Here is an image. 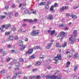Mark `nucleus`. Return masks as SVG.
<instances>
[{"instance_id":"64","label":"nucleus","mask_w":79,"mask_h":79,"mask_svg":"<svg viewBox=\"0 0 79 79\" xmlns=\"http://www.w3.org/2000/svg\"><path fill=\"white\" fill-rule=\"evenodd\" d=\"M23 79H27V78L26 77H24L23 78Z\"/></svg>"},{"instance_id":"36","label":"nucleus","mask_w":79,"mask_h":79,"mask_svg":"<svg viewBox=\"0 0 79 79\" xmlns=\"http://www.w3.org/2000/svg\"><path fill=\"white\" fill-rule=\"evenodd\" d=\"M35 58V56H34V55H33L30 57L29 59H33V58Z\"/></svg>"},{"instance_id":"2","label":"nucleus","mask_w":79,"mask_h":79,"mask_svg":"<svg viewBox=\"0 0 79 79\" xmlns=\"http://www.w3.org/2000/svg\"><path fill=\"white\" fill-rule=\"evenodd\" d=\"M46 77L47 79H56L57 77L54 75L51 76L50 75H47L46 76Z\"/></svg>"},{"instance_id":"63","label":"nucleus","mask_w":79,"mask_h":79,"mask_svg":"<svg viewBox=\"0 0 79 79\" xmlns=\"http://www.w3.org/2000/svg\"><path fill=\"white\" fill-rule=\"evenodd\" d=\"M2 27L3 28H5V25H2Z\"/></svg>"},{"instance_id":"38","label":"nucleus","mask_w":79,"mask_h":79,"mask_svg":"<svg viewBox=\"0 0 79 79\" xmlns=\"http://www.w3.org/2000/svg\"><path fill=\"white\" fill-rule=\"evenodd\" d=\"M10 34V32H7L5 33L6 35H9Z\"/></svg>"},{"instance_id":"20","label":"nucleus","mask_w":79,"mask_h":79,"mask_svg":"<svg viewBox=\"0 0 79 79\" xmlns=\"http://www.w3.org/2000/svg\"><path fill=\"white\" fill-rule=\"evenodd\" d=\"M45 5V2H42L40 3V4H39V6H41V5Z\"/></svg>"},{"instance_id":"33","label":"nucleus","mask_w":79,"mask_h":79,"mask_svg":"<svg viewBox=\"0 0 79 79\" xmlns=\"http://www.w3.org/2000/svg\"><path fill=\"white\" fill-rule=\"evenodd\" d=\"M12 31H13L14 32H15V31H16V27H13L12 28Z\"/></svg>"},{"instance_id":"8","label":"nucleus","mask_w":79,"mask_h":79,"mask_svg":"<svg viewBox=\"0 0 79 79\" xmlns=\"http://www.w3.org/2000/svg\"><path fill=\"white\" fill-rule=\"evenodd\" d=\"M12 62L14 64V63H16V66L17 67L18 66H19V63H17V60H14Z\"/></svg>"},{"instance_id":"24","label":"nucleus","mask_w":79,"mask_h":79,"mask_svg":"<svg viewBox=\"0 0 79 79\" xmlns=\"http://www.w3.org/2000/svg\"><path fill=\"white\" fill-rule=\"evenodd\" d=\"M13 62H11V63H10L9 64V65L10 66V67H9V69H10V68H12V66H13Z\"/></svg>"},{"instance_id":"28","label":"nucleus","mask_w":79,"mask_h":79,"mask_svg":"<svg viewBox=\"0 0 79 79\" xmlns=\"http://www.w3.org/2000/svg\"><path fill=\"white\" fill-rule=\"evenodd\" d=\"M55 30H53L51 32V35H53L54 34H55Z\"/></svg>"},{"instance_id":"17","label":"nucleus","mask_w":79,"mask_h":79,"mask_svg":"<svg viewBox=\"0 0 79 79\" xmlns=\"http://www.w3.org/2000/svg\"><path fill=\"white\" fill-rule=\"evenodd\" d=\"M11 27V25L10 24H8L5 25L6 29H8V27Z\"/></svg>"},{"instance_id":"39","label":"nucleus","mask_w":79,"mask_h":79,"mask_svg":"<svg viewBox=\"0 0 79 79\" xmlns=\"http://www.w3.org/2000/svg\"><path fill=\"white\" fill-rule=\"evenodd\" d=\"M54 7H58V4L56 3H55L54 4Z\"/></svg>"},{"instance_id":"23","label":"nucleus","mask_w":79,"mask_h":79,"mask_svg":"<svg viewBox=\"0 0 79 79\" xmlns=\"http://www.w3.org/2000/svg\"><path fill=\"white\" fill-rule=\"evenodd\" d=\"M36 66H40V62L39 61H37V62H36Z\"/></svg>"},{"instance_id":"44","label":"nucleus","mask_w":79,"mask_h":79,"mask_svg":"<svg viewBox=\"0 0 79 79\" xmlns=\"http://www.w3.org/2000/svg\"><path fill=\"white\" fill-rule=\"evenodd\" d=\"M10 61V58H8L6 59V61L8 62V61Z\"/></svg>"},{"instance_id":"48","label":"nucleus","mask_w":79,"mask_h":79,"mask_svg":"<svg viewBox=\"0 0 79 79\" xmlns=\"http://www.w3.org/2000/svg\"><path fill=\"white\" fill-rule=\"evenodd\" d=\"M8 14L9 15V16H11V15H13V14H12V13L11 12H9Z\"/></svg>"},{"instance_id":"42","label":"nucleus","mask_w":79,"mask_h":79,"mask_svg":"<svg viewBox=\"0 0 79 79\" xmlns=\"http://www.w3.org/2000/svg\"><path fill=\"white\" fill-rule=\"evenodd\" d=\"M56 78L57 79H61V76L59 75V76L57 77Z\"/></svg>"},{"instance_id":"22","label":"nucleus","mask_w":79,"mask_h":79,"mask_svg":"<svg viewBox=\"0 0 79 79\" xmlns=\"http://www.w3.org/2000/svg\"><path fill=\"white\" fill-rule=\"evenodd\" d=\"M70 64H71V62L69 61H68L67 63V65L66 66V68H68V67H69V66L70 65Z\"/></svg>"},{"instance_id":"35","label":"nucleus","mask_w":79,"mask_h":79,"mask_svg":"<svg viewBox=\"0 0 79 79\" xmlns=\"http://www.w3.org/2000/svg\"><path fill=\"white\" fill-rule=\"evenodd\" d=\"M35 76H30L29 77V79H33L34 78H35Z\"/></svg>"},{"instance_id":"25","label":"nucleus","mask_w":79,"mask_h":79,"mask_svg":"<svg viewBox=\"0 0 79 79\" xmlns=\"http://www.w3.org/2000/svg\"><path fill=\"white\" fill-rule=\"evenodd\" d=\"M56 47H61V44L59 43H56Z\"/></svg>"},{"instance_id":"54","label":"nucleus","mask_w":79,"mask_h":79,"mask_svg":"<svg viewBox=\"0 0 79 79\" xmlns=\"http://www.w3.org/2000/svg\"><path fill=\"white\" fill-rule=\"evenodd\" d=\"M66 16H70L69 13H66Z\"/></svg>"},{"instance_id":"46","label":"nucleus","mask_w":79,"mask_h":79,"mask_svg":"<svg viewBox=\"0 0 79 79\" xmlns=\"http://www.w3.org/2000/svg\"><path fill=\"white\" fill-rule=\"evenodd\" d=\"M64 10H67L68 8V6H65L64 7Z\"/></svg>"},{"instance_id":"57","label":"nucleus","mask_w":79,"mask_h":79,"mask_svg":"<svg viewBox=\"0 0 79 79\" xmlns=\"http://www.w3.org/2000/svg\"><path fill=\"white\" fill-rule=\"evenodd\" d=\"M64 7H63L61 9V11H64Z\"/></svg>"},{"instance_id":"58","label":"nucleus","mask_w":79,"mask_h":79,"mask_svg":"<svg viewBox=\"0 0 79 79\" xmlns=\"http://www.w3.org/2000/svg\"><path fill=\"white\" fill-rule=\"evenodd\" d=\"M68 28L67 27H66L65 28V31H68Z\"/></svg>"},{"instance_id":"30","label":"nucleus","mask_w":79,"mask_h":79,"mask_svg":"<svg viewBox=\"0 0 79 79\" xmlns=\"http://www.w3.org/2000/svg\"><path fill=\"white\" fill-rule=\"evenodd\" d=\"M6 18V16H1L0 19H4V18Z\"/></svg>"},{"instance_id":"5","label":"nucleus","mask_w":79,"mask_h":79,"mask_svg":"<svg viewBox=\"0 0 79 79\" xmlns=\"http://www.w3.org/2000/svg\"><path fill=\"white\" fill-rule=\"evenodd\" d=\"M21 71L19 72L18 73H16L13 77V79H16L17 75L19 77H21Z\"/></svg>"},{"instance_id":"55","label":"nucleus","mask_w":79,"mask_h":79,"mask_svg":"<svg viewBox=\"0 0 79 79\" xmlns=\"http://www.w3.org/2000/svg\"><path fill=\"white\" fill-rule=\"evenodd\" d=\"M77 67L76 66L74 68V71H76V70H77Z\"/></svg>"},{"instance_id":"21","label":"nucleus","mask_w":79,"mask_h":79,"mask_svg":"<svg viewBox=\"0 0 79 79\" xmlns=\"http://www.w3.org/2000/svg\"><path fill=\"white\" fill-rule=\"evenodd\" d=\"M29 10L27 9H26L24 11V13H25V14H27L28 13H29Z\"/></svg>"},{"instance_id":"61","label":"nucleus","mask_w":79,"mask_h":79,"mask_svg":"<svg viewBox=\"0 0 79 79\" xmlns=\"http://www.w3.org/2000/svg\"><path fill=\"white\" fill-rule=\"evenodd\" d=\"M54 42V40H52L51 41V43L50 44H53V43H52V42Z\"/></svg>"},{"instance_id":"49","label":"nucleus","mask_w":79,"mask_h":79,"mask_svg":"<svg viewBox=\"0 0 79 79\" xmlns=\"http://www.w3.org/2000/svg\"><path fill=\"white\" fill-rule=\"evenodd\" d=\"M5 9H8L9 8V7L8 6H5Z\"/></svg>"},{"instance_id":"50","label":"nucleus","mask_w":79,"mask_h":79,"mask_svg":"<svg viewBox=\"0 0 79 79\" xmlns=\"http://www.w3.org/2000/svg\"><path fill=\"white\" fill-rule=\"evenodd\" d=\"M79 8V6H74L73 7L74 9H77V8Z\"/></svg>"},{"instance_id":"18","label":"nucleus","mask_w":79,"mask_h":79,"mask_svg":"<svg viewBox=\"0 0 79 79\" xmlns=\"http://www.w3.org/2000/svg\"><path fill=\"white\" fill-rule=\"evenodd\" d=\"M52 43L48 44L46 47L47 48H48V49L50 48V47L52 46Z\"/></svg>"},{"instance_id":"34","label":"nucleus","mask_w":79,"mask_h":79,"mask_svg":"<svg viewBox=\"0 0 79 79\" xmlns=\"http://www.w3.org/2000/svg\"><path fill=\"white\" fill-rule=\"evenodd\" d=\"M51 4V2L50 1H48L46 4L47 5H50Z\"/></svg>"},{"instance_id":"4","label":"nucleus","mask_w":79,"mask_h":79,"mask_svg":"<svg viewBox=\"0 0 79 79\" xmlns=\"http://www.w3.org/2000/svg\"><path fill=\"white\" fill-rule=\"evenodd\" d=\"M61 54H59L57 55V56L55 57V60L56 61H58L59 60H61Z\"/></svg>"},{"instance_id":"10","label":"nucleus","mask_w":79,"mask_h":79,"mask_svg":"<svg viewBox=\"0 0 79 79\" xmlns=\"http://www.w3.org/2000/svg\"><path fill=\"white\" fill-rule=\"evenodd\" d=\"M23 21L24 22H30V23H32V20L31 19H23Z\"/></svg>"},{"instance_id":"32","label":"nucleus","mask_w":79,"mask_h":79,"mask_svg":"<svg viewBox=\"0 0 79 79\" xmlns=\"http://www.w3.org/2000/svg\"><path fill=\"white\" fill-rule=\"evenodd\" d=\"M1 73H6V71L4 69H2L1 71Z\"/></svg>"},{"instance_id":"51","label":"nucleus","mask_w":79,"mask_h":79,"mask_svg":"<svg viewBox=\"0 0 79 79\" xmlns=\"http://www.w3.org/2000/svg\"><path fill=\"white\" fill-rule=\"evenodd\" d=\"M25 41L26 42H27V41H28V39H27V38H25Z\"/></svg>"},{"instance_id":"37","label":"nucleus","mask_w":79,"mask_h":79,"mask_svg":"<svg viewBox=\"0 0 79 79\" xmlns=\"http://www.w3.org/2000/svg\"><path fill=\"white\" fill-rule=\"evenodd\" d=\"M53 8H54V6H52L50 8L51 11H53V10H54Z\"/></svg>"},{"instance_id":"27","label":"nucleus","mask_w":79,"mask_h":79,"mask_svg":"<svg viewBox=\"0 0 79 79\" xmlns=\"http://www.w3.org/2000/svg\"><path fill=\"white\" fill-rule=\"evenodd\" d=\"M67 43L66 42H64V44L62 45V47H63V48H64V47H66L67 45Z\"/></svg>"},{"instance_id":"7","label":"nucleus","mask_w":79,"mask_h":79,"mask_svg":"<svg viewBox=\"0 0 79 79\" xmlns=\"http://www.w3.org/2000/svg\"><path fill=\"white\" fill-rule=\"evenodd\" d=\"M33 52V49H29L26 52L27 54H31Z\"/></svg>"},{"instance_id":"59","label":"nucleus","mask_w":79,"mask_h":79,"mask_svg":"<svg viewBox=\"0 0 79 79\" xmlns=\"http://www.w3.org/2000/svg\"><path fill=\"white\" fill-rule=\"evenodd\" d=\"M23 27H26V24H25V23H24L23 25Z\"/></svg>"},{"instance_id":"40","label":"nucleus","mask_w":79,"mask_h":79,"mask_svg":"<svg viewBox=\"0 0 79 79\" xmlns=\"http://www.w3.org/2000/svg\"><path fill=\"white\" fill-rule=\"evenodd\" d=\"M18 15H19V14L18 12H16L15 14V17H17L18 16Z\"/></svg>"},{"instance_id":"62","label":"nucleus","mask_w":79,"mask_h":79,"mask_svg":"<svg viewBox=\"0 0 79 79\" xmlns=\"http://www.w3.org/2000/svg\"><path fill=\"white\" fill-rule=\"evenodd\" d=\"M3 53L4 54V55H6V52H3Z\"/></svg>"},{"instance_id":"13","label":"nucleus","mask_w":79,"mask_h":79,"mask_svg":"<svg viewBox=\"0 0 79 79\" xmlns=\"http://www.w3.org/2000/svg\"><path fill=\"white\" fill-rule=\"evenodd\" d=\"M77 30H74L73 32V34L74 35V37H76L77 35Z\"/></svg>"},{"instance_id":"31","label":"nucleus","mask_w":79,"mask_h":79,"mask_svg":"<svg viewBox=\"0 0 79 79\" xmlns=\"http://www.w3.org/2000/svg\"><path fill=\"white\" fill-rule=\"evenodd\" d=\"M45 8L47 10H48V9H49V6L46 4L45 6Z\"/></svg>"},{"instance_id":"3","label":"nucleus","mask_w":79,"mask_h":79,"mask_svg":"<svg viewBox=\"0 0 79 79\" xmlns=\"http://www.w3.org/2000/svg\"><path fill=\"white\" fill-rule=\"evenodd\" d=\"M61 54H59L57 55V56L55 57V60L56 61H58L59 60H61Z\"/></svg>"},{"instance_id":"16","label":"nucleus","mask_w":79,"mask_h":79,"mask_svg":"<svg viewBox=\"0 0 79 79\" xmlns=\"http://www.w3.org/2000/svg\"><path fill=\"white\" fill-rule=\"evenodd\" d=\"M22 48H21L20 49V50H21V51H22V50H23L26 48L25 45H22Z\"/></svg>"},{"instance_id":"6","label":"nucleus","mask_w":79,"mask_h":79,"mask_svg":"<svg viewBox=\"0 0 79 79\" xmlns=\"http://www.w3.org/2000/svg\"><path fill=\"white\" fill-rule=\"evenodd\" d=\"M74 39L73 38V36H72L71 37L69 38V41L71 44H73L74 43Z\"/></svg>"},{"instance_id":"26","label":"nucleus","mask_w":79,"mask_h":79,"mask_svg":"<svg viewBox=\"0 0 79 79\" xmlns=\"http://www.w3.org/2000/svg\"><path fill=\"white\" fill-rule=\"evenodd\" d=\"M14 37L13 36H10L9 37V40H12L13 39Z\"/></svg>"},{"instance_id":"9","label":"nucleus","mask_w":79,"mask_h":79,"mask_svg":"<svg viewBox=\"0 0 79 79\" xmlns=\"http://www.w3.org/2000/svg\"><path fill=\"white\" fill-rule=\"evenodd\" d=\"M53 16L51 14H50L47 17V19H49L50 20H51V19H53Z\"/></svg>"},{"instance_id":"47","label":"nucleus","mask_w":79,"mask_h":79,"mask_svg":"<svg viewBox=\"0 0 79 79\" xmlns=\"http://www.w3.org/2000/svg\"><path fill=\"white\" fill-rule=\"evenodd\" d=\"M32 71L34 72L35 71H37V69H33Z\"/></svg>"},{"instance_id":"60","label":"nucleus","mask_w":79,"mask_h":79,"mask_svg":"<svg viewBox=\"0 0 79 79\" xmlns=\"http://www.w3.org/2000/svg\"><path fill=\"white\" fill-rule=\"evenodd\" d=\"M8 48H11V45H7Z\"/></svg>"},{"instance_id":"56","label":"nucleus","mask_w":79,"mask_h":79,"mask_svg":"<svg viewBox=\"0 0 79 79\" xmlns=\"http://www.w3.org/2000/svg\"><path fill=\"white\" fill-rule=\"evenodd\" d=\"M7 79H10V78H11V76H7Z\"/></svg>"},{"instance_id":"15","label":"nucleus","mask_w":79,"mask_h":79,"mask_svg":"<svg viewBox=\"0 0 79 79\" xmlns=\"http://www.w3.org/2000/svg\"><path fill=\"white\" fill-rule=\"evenodd\" d=\"M41 49L40 48V46H35L33 48V50H36V49Z\"/></svg>"},{"instance_id":"1","label":"nucleus","mask_w":79,"mask_h":79,"mask_svg":"<svg viewBox=\"0 0 79 79\" xmlns=\"http://www.w3.org/2000/svg\"><path fill=\"white\" fill-rule=\"evenodd\" d=\"M39 34V31L38 30H33L31 32V35L33 36H36L38 35Z\"/></svg>"},{"instance_id":"45","label":"nucleus","mask_w":79,"mask_h":79,"mask_svg":"<svg viewBox=\"0 0 79 79\" xmlns=\"http://www.w3.org/2000/svg\"><path fill=\"white\" fill-rule=\"evenodd\" d=\"M15 40H18V36H16L15 37Z\"/></svg>"},{"instance_id":"19","label":"nucleus","mask_w":79,"mask_h":79,"mask_svg":"<svg viewBox=\"0 0 79 79\" xmlns=\"http://www.w3.org/2000/svg\"><path fill=\"white\" fill-rule=\"evenodd\" d=\"M77 53L75 55L73 56V58H79V56L78 55Z\"/></svg>"},{"instance_id":"12","label":"nucleus","mask_w":79,"mask_h":79,"mask_svg":"<svg viewBox=\"0 0 79 79\" xmlns=\"http://www.w3.org/2000/svg\"><path fill=\"white\" fill-rule=\"evenodd\" d=\"M65 35V32L63 31H62L60 32V35H58V37H60V36H63V35Z\"/></svg>"},{"instance_id":"53","label":"nucleus","mask_w":79,"mask_h":79,"mask_svg":"<svg viewBox=\"0 0 79 79\" xmlns=\"http://www.w3.org/2000/svg\"><path fill=\"white\" fill-rule=\"evenodd\" d=\"M15 71H18V70H19V68H15Z\"/></svg>"},{"instance_id":"14","label":"nucleus","mask_w":79,"mask_h":79,"mask_svg":"<svg viewBox=\"0 0 79 79\" xmlns=\"http://www.w3.org/2000/svg\"><path fill=\"white\" fill-rule=\"evenodd\" d=\"M70 16H71V17H72L73 19H77V16H76V15H75L72 14Z\"/></svg>"},{"instance_id":"43","label":"nucleus","mask_w":79,"mask_h":79,"mask_svg":"<svg viewBox=\"0 0 79 79\" xmlns=\"http://www.w3.org/2000/svg\"><path fill=\"white\" fill-rule=\"evenodd\" d=\"M19 61L21 62H23V61H24V59H19Z\"/></svg>"},{"instance_id":"11","label":"nucleus","mask_w":79,"mask_h":79,"mask_svg":"<svg viewBox=\"0 0 79 79\" xmlns=\"http://www.w3.org/2000/svg\"><path fill=\"white\" fill-rule=\"evenodd\" d=\"M23 42L22 40H19L18 43L19 45V46H23Z\"/></svg>"},{"instance_id":"41","label":"nucleus","mask_w":79,"mask_h":79,"mask_svg":"<svg viewBox=\"0 0 79 79\" xmlns=\"http://www.w3.org/2000/svg\"><path fill=\"white\" fill-rule=\"evenodd\" d=\"M70 52H71V50L70 49H68L67 52H66V53L68 54V53H70Z\"/></svg>"},{"instance_id":"52","label":"nucleus","mask_w":79,"mask_h":79,"mask_svg":"<svg viewBox=\"0 0 79 79\" xmlns=\"http://www.w3.org/2000/svg\"><path fill=\"white\" fill-rule=\"evenodd\" d=\"M37 20L36 19H34L33 21L32 20V22H37Z\"/></svg>"},{"instance_id":"29","label":"nucleus","mask_w":79,"mask_h":79,"mask_svg":"<svg viewBox=\"0 0 79 79\" xmlns=\"http://www.w3.org/2000/svg\"><path fill=\"white\" fill-rule=\"evenodd\" d=\"M34 78L37 79H40L41 78V77L40 76H35Z\"/></svg>"}]
</instances>
